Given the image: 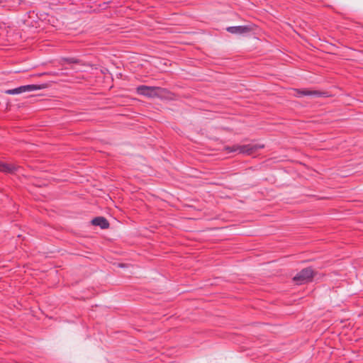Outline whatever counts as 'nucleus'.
Returning a JSON list of instances; mask_svg holds the SVG:
<instances>
[{
    "instance_id": "nucleus-7",
    "label": "nucleus",
    "mask_w": 363,
    "mask_h": 363,
    "mask_svg": "<svg viewBox=\"0 0 363 363\" xmlns=\"http://www.w3.org/2000/svg\"><path fill=\"white\" fill-rule=\"evenodd\" d=\"M226 30L233 34H243L250 31V28L247 26H230Z\"/></svg>"
},
{
    "instance_id": "nucleus-5",
    "label": "nucleus",
    "mask_w": 363,
    "mask_h": 363,
    "mask_svg": "<svg viewBox=\"0 0 363 363\" xmlns=\"http://www.w3.org/2000/svg\"><path fill=\"white\" fill-rule=\"evenodd\" d=\"M48 87L47 84H28L20 86L18 88V94H21L26 91H32L35 90H41Z\"/></svg>"
},
{
    "instance_id": "nucleus-3",
    "label": "nucleus",
    "mask_w": 363,
    "mask_h": 363,
    "mask_svg": "<svg viewBox=\"0 0 363 363\" xmlns=\"http://www.w3.org/2000/svg\"><path fill=\"white\" fill-rule=\"evenodd\" d=\"M314 272L312 268L307 267L303 269L301 272H299L294 278L293 280L297 284H303L307 282H309L312 280L313 277Z\"/></svg>"
},
{
    "instance_id": "nucleus-8",
    "label": "nucleus",
    "mask_w": 363,
    "mask_h": 363,
    "mask_svg": "<svg viewBox=\"0 0 363 363\" xmlns=\"http://www.w3.org/2000/svg\"><path fill=\"white\" fill-rule=\"evenodd\" d=\"M18 167L9 163H6L0 161V172L6 174H13L16 172Z\"/></svg>"
},
{
    "instance_id": "nucleus-4",
    "label": "nucleus",
    "mask_w": 363,
    "mask_h": 363,
    "mask_svg": "<svg viewBox=\"0 0 363 363\" xmlns=\"http://www.w3.org/2000/svg\"><path fill=\"white\" fill-rule=\"evenodd\" d=\"M296 96L297 97H302L304 96H310L313 97H327L328 93L323 91H319L316 90H308V89H296Z\"/></svg>"
},
{
    "instance_id": "nucleus-6",
    "label": "nucleus",
    "mask_w": 363,
    "mask_h": 363,
    "mask_svg": "<svg viewBox=\"0 0 363 363\" xmlns=\"http://www.w3.org/2000/svg\"><path fill=\"white\" fill-rule=\"evenodd\" d=\"M91 223L95 226H99L101 229H107L110 224L108 220L103 216H98L91 220Z\"/></svg>"
},
{
    "instance_id": "nucleus-10",
    "label": "nucleus",
    "mask_w": 363,
    "mask_h": 363,
    "mask_svg": "<svg viewBox=\"0 0 363 363\" xmlns=\"http://www.w3.org/2000/svg\"><path fill=\"white\" fill-rule=\"evenodd\" d=\"M4 93L9 95H15V94H19L18 88L12 89H7L4 91Z\"/></svg>"
},
{
    "instance_id": "nucleus-1",
    "label": "nucleus",
    "mask_w": 363,
    "mask_h": 363,
    "mask_svg": "<svg viewBox=\"0 0 363 363\" xmlns=\"http://www.w3.org/2000/svg\"><path fill=\"white\" fill-rule=\"evenodd\" d=\"M138 94L146 96L150 99H164L167 97L170 92L165 88L160 86H151L146 85H140L136 88Z\"/></svg>"
},
{
    "instance_id": "nucleus-2",
    "label": "nucleus",
    "mask_w": 363,
    "mask_h": 363,
    "mask_svg": "<svg viewBox=\"0 0 363 363\" xmlns=\"http://www.w3.org/2000/svg\"><path fill=\"white\" fill-rule=\"evenodd\" d=\"M264 145L258 144H247L243 145H233V146H225V150L228 153L238 152L247 155H250L256 152L259 149L263 148Z\"/></svg>"
},
{
    "instance_id": "nucleus-9",
    "label": "nucleus",
    "mask_w": 363,
    "mask_h": 363,
    "mask_svg": "<svg viewBox=\"0 0 363 363\" xmlns=\"http://www.w3.org/2000/svg\"><path fill=\"white\" fill-rule=\"evenodd\" d=\"M63 60L68 64H78L79 63V60L74 57H67L64 58Z\"/></svg>"
}]
</instances>
